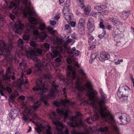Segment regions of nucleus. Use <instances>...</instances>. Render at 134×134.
<instances>
[{"mask_svg": "<svg viewBox=\"0 0 134 134\" xmlns=\"http://www.w3.org/2000/svg\"><path fill=\"white\" fill-rule=\"evenodd\" d=\"M99 13H100L99 12L96 13L94 12H93L91 13V15L94 17H96L97 14H98Z\"/></svg>", "mask_w": 134, "mask_h": 134, "instance_id": "a18cd8bd", "label": "nucleus"}, {"mask_svg": "<svg viewBox=\"0 0 134 134\" xmlns=\"http://www.w3.org/2000/svg\"><path fill=\"white\" fill-rule=\"evenodd\" d=\"M44 128V127L40 124L39 126H38L36 129V130L37 132L39 133L42 131V130Z\"/></svg>", "mask_w": 134, "mask_h": 134, "instance_id": "2f4dec72", "label": "nucleus"}, {"mask_svg": "<svg viewBox=\"0 0 134 134\" xmlns=\"http://www.w3.org/2000/svg\"><path fill=\"white\" fill-rule=\"evenodd\" d=\"M30 44L31 46L33 47H35L36 45V43L33 41H31L30 42Z\"/></svg>", "mask_w": 134, "mask_h": 134, "instance_id": "49530a36", "label": "nucleus"}, {"mask_svg": "<svg viewBox=\"0 0 134 134\" xmlns=\"http://www.w3.org/2000/svg\"><path fill=\"white\" fill-rule=\"evenodd\" d=\"M26 31L23 36V39L24 40H28L32 33L33 34L36 36V39L39 38L41 41H43L47 37V33L44 31L39 33L38 30V28L36 26L32 27L29 24L26 25Z\"/></svg>", "mask_w": 134, "mask_h": 134, "instance_id": "39448f33", "label": "nucleus"}, {"mask_svg": "<svg viewBox=\"0 0 134 134\" xmlns=\"http://www.w3.org/2000/svg\"><path fill=\"white\" fill-rule=\"evenodd\" d=\"M79 32L81 34H83L85 33V26L78 25Z\"/></svg>", "mask_w": 134, "mask_h": 134, "instance_id": "7c9ffc66", "label": "nucleus"}, {"mask_svg": "<svg viewBox=\"0 0 134 134\" xmlns=\"http://www.w3.org/2000/svg\"><path fill=\"white\" fill-rule=\"evenodd\" d=\"M22 72L21 73V77L22 78L23 77V76H24L25 75L24 73H25V74H30L32 72V71L31 69H28L27 71H25V70H23V69H22Z\"/></svg>", "mask_w": 134, "mask_h": 134, "instance_id": "c756f323", "label": "nucleus"}, {"mask_svg": "<svg viewBox=\"0 0 134 134\" xmlns=\"http://www.w3.org/2000/svg\"><path fill=\"white\" fill-rule=\"evenodd\" d=\"M84 11L87 13H88L90 12V6H87L85 7L84 9Z\"/></svg>", "mask_w": 134, "mask_h": 134, "instance_id": "79ce46f5", "label": "nucleus"}, {"mask_svg": "<svg viewBox=\"0 0 134 134\" xmlns=\"http://www.w3.org/2000/svg\"><path fill=\"white\" fill-rule=\"evenodd\" d=\"M72 40L71 38H69L66 41L64 42V44L63 46L64 47H65L69 43L71 42Z\"/></svg>", "mask_w": 134, "mask_h": 134, "instance_id": "c9c22d12", "label": "nucleus"}, {"mask_svg": "<svg viewBox=\"0 0 134 134\" xmlns=\"http://www.w3.org/2000/svg\"><path fill=\"white\" fill-rule=\"evenodd\" d=\"M50 116L52 119L53 123L56 126V129L55 132V134H69V131L67 129H65L64 133L63 132L65 125H63L61 122L58 121V118L55 112H52L51 114L50 115ZM89 129L91 130V127L88 128L84 133H79L76 130L74 129L71 132V133L72 134H89L88 131Z\"/></svg>", "mask_w": 134, "mask_h": 134, "instance_id": "7ed1b4c3", "label": "nucleus"}, {"mask_svg": "<svg viewBox=\"0 0 134 134\" xmlns=\"http://www.w3.org/2000/svg\"><path fill=\"white\" fill-rule=\"evenodd\" d=\"M131 90L127 86H124L120 87L117 92L118 96L119 98L123 97L124 100H126L128 99V96Z\"/></svg>", "mask_w": 134, "mask_h": 134, "instance_id": "6e6552de", "label": "nucleus"}, {"mask_svg": "<svg viewBox=\"0 0 134 134\" xmlns=\"http://www.w3.org/2000/svg\"><path fill=\"white\" fill-rule=\"evenodd\" d=\"M9 16L11 19L12 20H13L15 18V16L12 14H10Z\"/></svg>", "mask_w": 134, "mask_h": 134, "instance_id": "680f3d73", "label": "nucleus"}, {"mask_svg": "<svg viewBox=\"0 0 134 134\" xmlns=\"http://www.w3.org/2000/svg\"><path fill=\"white\" fill-rule=\"evenodd\" d=\"M111 128L113 132L115 133L116 134H119L120 128L117 125L114 124L112 125Z\"/></svg>", "mask_w": 134, "mask_h": 134, "instance_id": "b1692460", "label": "nucleus"}, {"mask_svg": "<svg viewBox=\"0 0 134 134\" xmlns=\"http://www.w3.org/2000/svg\"><path fill=\"white\" fill-rule=\"evenodd\" d=\"M33 60L35 62H37L38 61V59L36 57H34V58L33 59Z\"/></svg>", "mask_w": 134, "mask_h": 134, "instance_id": "774afa93", "label": "nucleus"}, {"mask_svg": "<svg viewBox=\"0 0 134 134\" xmlns=\"http://www.w3.org/2000/svg\"><path fill=\"white\" fill-rule=\"evenodd\" d=\"M51 83L52 85V88L47 96V98L48 99L54 98L55 94L59 92L58 90V88L59 87L58 84L54 81L52 82Z\"/></svg>", "mask_w": 134, "mask_h": 134, "instance_id": "f8f14e48", "label": "nucleus"}, {"mask_svg": "<svg viewBox=\"0 0 134 134\" xmlns=\"http://www.w3.org/2000/svg\"><path fill=\"white\" fill-rule=\"evenodd\" d=\"M56 41L58 42H60V44H62L63 46L64 42L62 41V40L60 38H57L56 40Z\"/></svg>", "mask_w": 134, "mask_h": 134, "instance_id": "de8ad7c7", "label": "nucleus"}, {"mask_svg": "<svg viewBox=\"0 0 134 134\" xmlns=\"http://www.w3.org/2000/svg\"><path fill=\"white\" fill-rule=\"evenodd\" d=\"M8 37L9 39L10 40H12L13 38V35L11 32H10L8 33Z\"/></svg>", "mask_w": 134, "mask_h": 134, "instance_id": "37998d69", "label": "nucleus"}, {"mask_svg": "<svg viewBox=\"0 0 134 134\" xmlns=\"http://www.w3.org/2000/svg\"><path fill=\"white\" fill-rule=\"evenodd\" d=\"M108 19L110 21L112 22L114 25L118 20L117 19L113 17H109Z\"/></svg>", "mask_w": 134, "mask_h": 134, "instance_id": "f704fd0d", "label": "nucleus"}, {"mask_svg": "<svg viewBox=\"0 0 134 134\" xmlns=\"http://www.w3.org/2000/svg\"><path fill=\"white\" fill-rule=\"evenodd\" d=\"M19 66L20 67L22 68H25L26 67V63L24 62H23L22 63H20L19 64Z\"/></svg>", "mask_w": 134, "mask_h": 134, "instance_id": "a19ab883", "label": "nucleus"}, {"mask_svg": "<svg viewBox=\"0 0 134 134\" xmlns=\"http://www.w3.org/2000/svg\"><path fill=\"white\" fill-rule=\"evenodd\" d=\"M109 130V127L108 126H105L104 127L101 126L98 129V131L101 132H107Z\"/></svg>", "mask_w": 134, "mask_h": 134, "instance_id": "bb28decb", "label": "nucleus"}, {"mask_svg": "<svg viewBox=\"0 0 134 134\" xmlns=\"http://www.w3.org/2000/svg\"><path fill=\"white\" fill-rule=\"evenodd\" d=\"M80 51L76 50L75 47H73L70 52V53L71 54H74L76 56H78L80 54Z\"/></svg>", "mask_w": 134, "mask_h": 134, "instance_id": "cd10ccee", "label": "nucleus"}, {"mask_svg": "<svg viewBox=\"0 0 134 134\" xmlns=\"http://www.w3.org/2000/svg\"><path fill=\"white\" fill-rule=\"evenodd\" d=\"M87 26V28L90 32H91L94 30V21L92 18H90L89 19Z\"/></svg>", "mask_w": 134, "mask_h": 134, "instance_id": "6ab92c4d", "label": "nucleus"}, {"mask_svg": "<svg viewBox=\"0 0 134 134\" xmlns=\"http://www.w3.org/2000/svg\"><path fill=\"white\" fill-rule=\"evenodd\" d=\"M48 31L49 33L51 34H54L56 32L55 30H53L52 29H49Z\"/></svg>", "mask_w": 134, "mask_h": 134, "instance_id": "09e8293b", "label": "nucleus"}, {"mask_svg": "<svg viewBox=\"0 0 134 134\" xmlns=\"http://www.w3.org/2000/svg\"><path fill=\"white\" fill-rule=\"evenodd\" d=\"M18 115L17 110L15 109H12L9 113V116L11 119H14Z\"/></svg>", "mask_w": 134, "mask_h": 134, "instance_id": "5701e85b", "label": "nucleus"}, {"mask_svg": "<svg viewBox=\"0 0 134 134\" xmlns=\"http://www.w3.org/2000/svg\"><path fill=\"white\" fill-rule=\"evenodd\" d=\"M10 71V68H8L7 69L5 74L3 75L2 76V78L3 80H5L8 81H10L11 76L9 74Z\"/></svg>", "mask_w": 134, "mask_h": 134, "instance_id": "412c9836", "label": "nucleus"}, {"mask_svg": "<svg viewBox=\"0 0 134 134\" xmlns=\"http://www.w3.org/2000/svg\"><path fill=\"white\" fill-rule=\"evenodd\" d=\"M85 21L86 19L85 18L80 19L79 20L78 25L85 26Z\"/></svg>", "mask_w": 134, "mask_h": 134, "instance_id": "473e14b6", "label": "nucleus"}, {"mask_svg": "<svg viewBox=\"0 0 134 134\" xmlns=\"http://www.w3.org/2000/svg\"><path fill=\"white\" fill-rule=\"evenodd\" d=\"M46 134H52L51 127L48 125H47L46 127Z\"/></svg>", "mask_w": 134, "mask_h": 134, "instance_id": "72a5a7b5", "label": "nucleus"}, {"mask_svg": "<svg viewBox=\"0 0 134 134\" xmlns=\"http://www.w3.org/2000/svg\"><path fill=\"white\" fill-rule=\"evenodd\" d=\"M91 90L92 91L91 93H88V94L90 99V102H87L92 106L95 113V115L93 116L90 117L86 119V120L87 122L89 124H91V122L89 121L90 119H91L93 121L97 120L98 118L99 114L101 115L102 118H105L106 121L108 123L111 124L114 122L115 120L113 117L107 109V111H104V110L103 111V114L105 115V116H103L102 115L100 111V108H99V106L96 105L94 102V98L96 96L97 93L94 90L91 89Z\"/></svg>", "mask_w": 134, "mask_h": 134, "instance_id": "f03ea898", "label": "nucleus"}, {"mask_svg": "<svg viewBox=\"0 0 134 134\" xmlns=\"http://www.w3.org/2000/svg\"><path fill=\"white\" fill-rule=\"evenodd\" d=\"M60 16L59 15H56L54 17V19L55 20H58L59 19Z\"/></svg>", "mask_w": 134, "mask_h": 134, "instance_id": "0e129e2a", "label": "nucleus"}, {"mask_svg": "<svg viewBox=\"0 0 134 134\" xmlns=\"http://www.w3.org/2000/svg\"><path fill=\"white\" fill-rule=\"evenodd\" d=\"M6 90L9 93H10L11 92V89L8 87H7Z\"/></svg>", "mask_w": 134, "mask_h": 134, "instance_id": "e2e57ef3", "label": "nucleus"}, {"mask_svg": "<svg viewBox=\"0 0 134 134\" xmlns=\"http://www.w3.org/2000/svg\"><path fill=\"white\" fill-rule=\"evenodd\" d=\"M121 122H119V124L126 125L128 124L130 120L129 116L125 113H118L116 114Z\"/></svg>", "mask_w": 134, "mask_h": 134, "instance_id": "9b49d317", "label": "nucleus"}, {"mask_svg": "<svg viewBox=\"0 0 134 134\" xmlns=\"http://www.w3.org/2000/svg\"><path fill=\"white\" fill-rule=\"evenodd\" d=\"M77 116H74L71 118V120L72 121L71 122H69V124L70 126L75 127L81 125L83 127H86V125L84 124L83 122L80 120L79 123H77Z\"/></svg>", "mask_w": 134, "mask_h": 134, "instance_id": "2eb2a0df", "label": "nucleus"}, {"mask_svg": "<svg viewBox=\"0 0 134 134\" xmlns=\"http://www.w3.org/2000/svg\"><path fill=\"white\" fill-rule=\"evenodd\" d=\"M77 3L79 5L82 6V8L83 7V4L84 3V0H78L77 1Z\"/></svg>", "mask_w": 134, "mask_h": 134, "instance_id": "ea45409f", "label": "nucleus"}, {"mask_svg": "<svg viewBox=\"0 0 134 134\" xmlns=\"http://www.w3.org/2000/svg\"><path fill=\"white\" fill-rule=\"evenodd\" d=\"M129 14V11L125 12H123L122 14L121 15V17L123 19H126L128 16Z\"/></svg>", "mask_w": 134, "mask_h": 134, "instance_id": "c85d7f7f", "label": "nucleus"}, {"mask_svg": "<svg viewBox=\"0 0 134 134\" xmlns=\"http://www.w3.org/2000/svg\"><path fill=\"white\" fill-rule=\"evenodd\" d=\"M99 26L102 29H104L105 28V26L103 25L102 22V21L100 22L99 24Z\"/></svg>", "mask_w": 134, "mask_h": 134, "instance_id": "864d4df0", "label": "nucleus"}, {"mask_svg": "<svg viewBox=\"0 0 134 134\" xmlns=\"http://www.w3.org/2000/svg\"><path fill=\"white\" fill-rule=\"evenodd\" d=\"M67 62L69 64H70L72 62V60L71 58H69L66 60Z\"/></svg>", "mask_w": 134, "mask_h": 134, "instance_id": "052dcab7", "label": "nucleus"}, {"mask_svg": "<svg viewBox=\"0 0 134 134\" xmlns=\"http://www.w3.org/2000/svg\"><path fill=\"white\" fill-rule=\"evenodd\" d=\"M56 23V21L54 20L50 21V24L52 26L54 25Z\"/></svg>", "mask_w": 134, "mask_h": 134, "instance_id": "4d7b16f0", "label": "nucleus"}, {"mask_svg": "<svg viewBox=\"0 0 134 134\" xmlns=\"http://www.w3.org/2000/svg\"><path fill=\"white\" fill-rule=\"evenodd\" d=\"M70 3V0H66L63 11V14L65 16V18L68 22L70 20L71 18V16L68 15L69 13L70 9L69 7Z\"/></svg>", "mask_w": 134, "mask_h": 134, "instance_id": "ddd939ff", "label": "nucleus"}, {"mask_svg": "<svg viewBox=\"0 0 134 134\" xmlns=\"http://www.w3.org/2000/svg\"><path fill=\"white\" fill-rule=\"evenodd\" d=\"M95 9L97 10H101V8L100 6H96L94 7Z\"/></svg>", "mask_w": 134, "mask_h": 134, "instance_id": "603ef678", "label": "nucleus"}, {"mask_svg": "<svg viewBox=\"0 0 134 134\" xmlns=\"http://www.w3.org/2000/svg\"><path fill=\"white\" fill-rule=\"evenodd\" d=\"M68 70L67 71L66 75L67 77L66 78V82L68 84H70L73 85V80L76 79L75 84V88H77L79 91H85L87 92V94L89 97V100L87 101V102H89L90 99L88 94V93H91L92 92L91 89H93L96 91L97 93L96 96L94 98V102L95 104L99 106L100 108V112L102 115L103 116H105L103 112V110L107 111V108L105 105H103L104 104L106 101L107 95L104 92L101 94L102 98L99 99L96 98L97 94V92L95 90L93 89L92 85V83L91 81L87 79L86 80V84L84 83L85 82L84 80L82 78H80L78 76L76 73V71L74 70H72V66L69 65L67 68Z\"/></svg>", "mask_w": 134, "mask_h": 134, "instance_id": "f257e3e1", "label": "nucleus"}, {"mask_svg": "<svg viewBox=\"0 0 134 134\" xmlns=\"http://www.w3.org/2000/svg\"><path fill=\"white\" fill-rule=\"evenodd\" d=\"M61 103H69V100H62L60 101V102L57 101H55L53 103L54 104L58 107L57 109V113L60 115H64V119H66L68 117L69 109H66L65 107H63V108H62L61 109H60L59 107L61 105Z\"/></svg>", "mask_w": 134, "mask_h": 134, "instance_id": "0eeeda50", "label": "nucleus"}, {"mask_svg": "<svg viewBox=\"0 0 134 134\" xmlns=\"http://www.w3.org/2000/svg\"><path fill=\"white\" fill-rule=\"evenodd\" d=\"M52 55L54 57L59 55L60 53L62 52V49L61 48L58 47H52Z\"/></svg>", "mask_w": 134, "mask_h": 134, "instance_id": "f3484780", "label": "nucleus"}, {"mask_svg": "<svg viewBox=\"0 0 134 134\" xmlns=\"http://www.w3.org/2000/svg\"><path fill=\"white\" fill-rule=\"evenodd\" d=\"M24 26L22 23L19 22L18 24L15 25V27L16 29L15 32L20 34L23 33V30Z\"/></svg>", "mask_w": 134, "mask_h": 134, "instance_id": "aec40b11", "label": "nucleus"}, {"mask_svg": "<svg viewBox=\"0 0 134 134\" xmlns=\"http://www.w3.org/2000/svg\"><path fill=\"white\" fill-rule=\"evenodd\" d=\"M98 55V53H96L92 54L91 57V58L90 60V61H92L95 59Z\"/></svg>", "mask_w": 134, "mask_h": 134, "instance_id": "e433bc0d", "label": "nucleus"}, {"mask_svg": "<svg viewBox=\"0 0 134 134\" xmlns=\"http://www.w3.org/2000/svg\"><path fill=\"white\" fill-rule=\"evenodd\" d=\"M104 35V37L105 38H107L108 37V34L105 31H104V32H102Z\"/></svg>", "mask_w": 134, "mask_h": 134, "instance_id": "338daca9", "label": "nucleus"}, {"mask_svg": "<svg viewBox=\"0 0 134 134\" xmlns=\"http://www.w3.org/2000/svg\"><path fill=\"white\" fill-rule=\"evenodd\" d=\"M13 1H12L10 3L9 8L10 9L14 7L15 8L13 10V12L15 13V15H17L18 13H19L22 11L21 8L18 7L19 4L20 0H13Z\"/></svg>", "mask_w": 134, "mask_h": 134, "instance_id": "9d476101", "label": "nucleus"}, {"mask_svg": "<svg viewBox=\"0 0 134 134\" xmlns=\"http://www.w3.org/2000/svg\"><path fill=\"white\" fill-rule=\"evenodd\" d=\"M123 62V60L122 59H121L120 60H118L117 62H115L114 63L116 65H118L120 64V62Z\"/></svg>", "mask_w": 134, "mask_h": 134, "instance_id": "3c124183", "label": "nucleus"}, {"mask_svg": "<svg viewBox=\"0 0 134 134\" xmlns=\"http://www.w3.org/2000/svg\"><path fill=\"white\" fill-rule=\"evenodd\" d=\"M29 22L31 24L34 25H30L31 26L34 27V26H36V27H37L38 29H39L40 30L43 31L45 29L46 25L44 23H42L40 24L38 27L36 25L38 24V22L36 19L34 17H30L29 18ZM29 25H30V24Z\"/></svg>", "mask_w": 134, "mask_h": 134, "instance_id": "4468645a", "label": "nucleus"}, {"mask_svg": "<svg viewBox=\"0 0 134 134\" xmlns=\"http://www.w3.org/2000/svg\"><path fill=\"white\" fill-rule=\"evenodd\" d=\"M28 82V80L26 79L25 81L22 80L21 82H18L16 83V87L18 90H20L22 84H26Z\"/></svg>", "mask_w": 134, "mask_h": 134, "instance_id": "393cba45", "label": "nucleus"}, {"mask_svg": "<svg viewBox=\"0 0 134 134\" xmlns=\"http://www.w3.org/2000/svg\"><path fill=\"white\" fill-rule=\"evenodd\" d=\"M55 60L56 62L58 63H60L61 61V59L59 58H56Z\"/></svg>", "mask_w": 134, "mask_h": 134, "instance_id": "bf43d9fd", "label": "nucleus"}, {"mask_svg": "<svg viewBox=\"0 0 134 134\" xmlns=\"http://www.w3.org/2000/svg\"><path fill=\"white\" fill-rule=\"evenodd\" d=\"M36 51L39 54H41L42 53V50L40 49H38L36 50Z\"/></svg>", "mask_w": 134, "mask_h": 134, "instance_id": "13d9d810", "label": "nucleus"}, {"mask_svg": "<svg viewBox=\"0 0 134 134\" xmlns=\"http://www.w3.org/2000/svg\"><path fill=\"white\" fill-rule=\"evenodd\" d=\"M66 88H64L63 90V94L65 95V97L66 98H67V96L66 95Z\"/></svg>", "mask_w": 134, "mask_h": 134, "instance_id": "5fc2aeb1", "label": "nucleus"}, {"mask_svg": "<svg viewBox=\"0 0 134 134\" xmlns=\"http://www.w3.org/2000/svg\"><path fill=\"white\" fill-rule=\"evenodd\" d=\"M70 24L71 26L74 27L75 26L76 24L74 21H71L70 22Z\"/></svg>", "mask_w": 134, "mask_h": 134, "instance_id": "6e6d98bb", "label": "nucleus"}, {"mask_svg": "<svg viewBox=\"0 0 134 134\" xmlns=\"http://www.w3.org/2000/svg\"><path fill=\"white\" fill-rule=\"evenodd\" d=\"M35 66L36 67H41L42 65L39 63H38L37 64H35Z\"/></svg>", "mask_w": 134, "mask_h": 134, "instance_id": "69168bd1", "label": "nucleus"}, {"mask_svg": "<svg viewBox=\"0 0 134 134\" xmlns=\"http://www.w3.org/2000/svg\"><path fill=\"white\" fill-rule=\"evenodd\" d=\"M122 24L123 23H122L120 21H118V20H117L115 25L118 26H120L122 25Z\"/></svg>", "mask_w": 134, "mask_h": 134, "instance_id": "8fccbe9b", "label": "nucleus"}, {"mask_svg": "<svg viewBox=\"0 0 134 134\" xmlns=\"http://www.w3.org/2000/svg\"><path fill=\"white\" fill-rule=\"evenodd\" d=\"M26 13H28L30 15L35 16L36 15V14L34 10L33 7L30 5L25 8L24 14H26Z\"/></svg>", "mask_w": 134, "mask_h": 134, "instance_id": "a211bd4d", "label": "nucleus"}, {"mask_svg": "<svg viewBox=\"0 0 134 134\" xmlns=\"http://www.w3.org/2000/svg\"><path fill=\"white\" fill-rule=\"evenodd\" d=\"M19 94L16 91H15L13 93L11 94L10 98L11 99H10V102H11L12 103H13V99L15 97H17Z\"/></svg>", "mask_w": 134, "mask_h": 134, "instance_id": "a878e982", "label": "nucleus"}, {"mask_svg": "<svg viewBox=\"0 0 134 134\" xmlns=\"http://www.w3.org/2000/svg\"><path fill=\"white\" fill-rule=\"evenodd\" d=\"M110 58V55L108 53L105 52H102L100 53L98 57L99 60L101 62H103Z\"/></svg>", "mask_w": 134, "mask_h": 134, "instance_id": "dca6fc26", "label": "nucleus"}, {"mask_svg": "<svg viewBox=\"0 0 134 134\" xmlns=\"http://www.w3.org/2000/svg\"><path fill=\"white\" fill-rule=\"evenodd\" d=\"M50 46L49 44L46 43H44L43 44L41 45V47H44L47 49H48L49 48Z\"/></svg>", "mask_w": 134, "mask_h": 134, "instance_id": "58836bf2", "label": "nucleus"}, {"mask_svg": "<svg viewBox=\"0 0 134 134\" xmlns=\"http://www.w3.org/2000/svg\"><path fill=\"white\" fill-rule=\"evenodd\" d=\"M47 77V75L42 76V78L39 79L36 81V85L33 88V90L36 92L39 91V93L40 95H42L43 92H45L47 90V88L48 87L47 82L42 81V79Z\"/></svg>", "mask_w": 134, "mask_h": 134, "instance_id": "423d86ee", "label": "nucleus"}, {"mask_svg": "<svg viewBox=\"0 0 134 134\" xmlns=\"http://www.w3.org/2000/svg\"><path fill=\"white\" fill-rule=\"evenodd\" d=\"M79 72L83 76H86V74L82 69H80L79 71Z\"/></svg>", "mask_w": 134, "mask_h": 134, "instance_id": "4c0bfd02", "label": "nucleus"}, {"mask_svg": "<svg viewBox=\"0 0 134 134\" xmlns=\"http://www.w3.org/2000/svg\"><path fill=\"white\" fill-rule=\"evenodd\" d=\"M99 13L102 15H107L108 13V11L107 10H105Z\"/></svg>", "mask_w": 134, "mask_h": 134, "instance_id": "c03bdc74", "label": "nucleus"}, {"mask_svg": "<svg viewBox=\"0 0 134 134\" xmlns=\"http://www.w3.org/2000/svg\"><path fill=\"white\" fill-rule=\"evenodd\" d=\"M43 101L44 104L47 105H48L47 100H45L44 98H41L38 100L36 103H34L32 106H30L26 108L24 111L22 117V119L26 122H27L29 119L28 114L32 115L33 118H38V116L34 113V111L40 107Z\"/></svg>", "mask_w": 134, "mask_h": 134, "instance_id": "20e7f679", "label": "nucleus"}, {"mask_svg": "<svg viewBox=\"0 0 134 134\" xmlns=\"http://www.w3.org/2000/svg\"><path fill=\"white\" fill-rule=\"evenodd\" d=\"M120 31L118 29H116L114 31L113 34L114 39L115 40H119L121 38V36L120 34Z\"/></svg>", "mask_w": 134, "mask_h": 134, "instance_id": "4be33fe9", "label": "nucleus"}, {"mask_svg": "<svg viewBox=\"0 0 134 134\" xmlns=\"http://www.w3.org/2000/svg\"><path fill=\"white\" fill-rule=\"evenodd\" d=\"M24 42L21 39H19L18 41V47L21 48V50L23 51H25V54L27 57L30 58H32L35 55V52L34 50H31L29 52L26 50L23 46Z\"/></svg>", "mask_w": 134, "mask_h": 134, "instance_id": "1a4fd4ad", "label": "nucleus"}]
</instances>
